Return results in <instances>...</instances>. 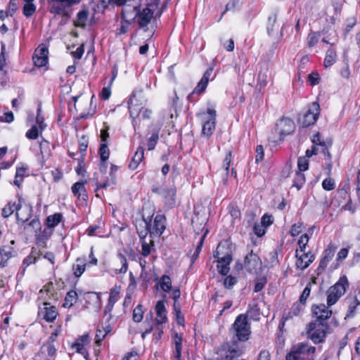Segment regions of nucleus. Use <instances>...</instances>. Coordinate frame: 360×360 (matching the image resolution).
I'll return each instance as SVG.
<instances>
[{
  "mask_svg": "<svg viewBox=\"0 0 360 360\" xmlns=\"http://www.w3.org/2000/svg\"><path fill=\"white\" fill-rule=\"evenodd\" d=\"M233 333V340L224 344L221 349L222 360H234L238 359L242 354V350L238 346V341L245 342L249 339L250 335V326L248 321L247 316L245 314L238 315L231 329Z\"/></svg>",
  "mask_w": 360,
  "mask_h": 360,
  "instance_id": "nucleus-1",
  "label": "nucleus"
},
{
  "mask_svg": "<svg viewBox=\"0 0 360 360\" xmlns=\"http://www.w3.org/2000/svg\"><path fill=\"white\" fill-rule=\"evenodd\" d=\"M159 2L160 0H150L145 5L141 4L139 10H138V13H136L135 20L139 25V29L146 32L148 30L147 26L152 21H156L157 18H159L160 17L162 11L158 10Z\"/></svg>",
  "mask_w": 360,
  "mask_h": 360,
  "instance_id": "nucleus-2",
  "label": "nucleus"
},
{
  "mask_svg": "<svg viewBox=\"0 0 360 360\" xmlns=\"http://www.w3.org/2000/svg\"><path fill=\"white\" fill-rule=\"evenodd\" d=\"M214 257L217 259V267L219 274L226 276L229 271V264L232 261V252L227 241L219 243Z\"/></svg>",
  "mask_w": 360,
  "mask_h": 360,
  "instance_id": "nucleus-3",
  "label": "nucleus"
},
{
  "mask_svg": "<svg viewBox=\"0 0 360 360\" xmlns=\"http://www.w3.org/2000/svg\"><path fill=\"white\" fill-rule=\"evenodd\" d=\"M316 347L307 343L300 342L290 348L286 354L285 360H314Z\"/></svg>",
  "mask_w": 360,
  "mask_h": 360,
  "instance_id": "nucleus-4",
  "label": "nucleus"
},
{
  "mask_svg": "<svg viewBox=\"0 0 360 360\" xmlns=\"http://www.w3.org/2000/svg\"><path fill=\"white\" fill-rule=\"evenodd\" d=\"M81 0H48L50 13L61 15L66 20L71 17L70 8Z\"/></svg>",
  "mask_w": 360,
  "mask_h": 360,
  "instance_id": "nucleus-5",
  "label": "nucleus"
},
{
  "mask_svg": "<svg viewBox=\"0 0 360 360\" xmlns=\"http://www.w3.org/2000/svg\"><path fill=\"white\" fill-rule=\"evenodd\" d=\"M349 286V283L346 276H342L339 281L333 286L330 287L327 291V304L332 306L345 293L346 288Z\"/></svg>",
  "mask_w": 360,
  "mask_h": 360,
  "instance_id": "nucleus-6",
  "label": "nucleus"
},
{
  "mask_svg": "<svg viewBox=\"0 0 360 360\" xmlns=\"http://www.w3.org/2000/svg\"><path fill=\"white\" fill-rule=\"evenodd\" d=\"M328 328L329 326L327 323L311 322L308 325V337L315 344L322 342L326 338Z\"/></svg>",
  "mask_w": 360,
  "mask_h": 360,
  "instance_id": "nucleus-7",
  "label": "nucleus"
},
{
  "mask_svg": "<svg viewBox=\"0 0 360 360\" xmlns=\"http://www.w3.org/2000/svg\"><path fill=\"white\" fill-rule=\"evenodd\" d=\"M320 107L317 102H313L308 110L298 118V122L302 127H308L316 122L319 115Z\"/></svg>",
  "mask_w": 360,
  "mask_h": 360,
  "instance_id": "nucleus-8",
  "label": "nucleus"
},
{
  "mask_svg": "<svg viewBox=\"0 0 360 360\" xmlns=\"http://www.w3.org/2000/svg\"><path fill=\"white\" fill-rule=\"evenodd\" d=\"M141 4L139 0H129L125 3L122 10V18L127 24H131L135 21L136 13L139 10Z\"/></svg>",
  "mask_w": 360,
  "mask_h": 360,
  "instance_id": "nucleus-9",
  "label": "nucleus"
},
{
  "mask_svg": "<svg viewBox=\"0 0 360 360\" xmlns=\"http://www.w3.org/2000/svg\"><path fill=\"white\" fill-rule=\"evenodd\" d=\"M311 311L316 320L314 322L326 323L332 315V311L328 309L325 304H321L319 305H313Z\"/></svg>",
  "mask_w": 360,
  "mask_h": 360,
  "instance_id": "nucleus-10",
  "label": "nucleus"
},
{
  "mask_svg": "<svg viewBox=\"0 0 360 360\" xmlns=\"http://www.w3.org/2000/svg\"><path fill=\"white\" fill-rule=\"evenodd\" d=\"M48 48L44 44H40L35 50L32 58L34 65L38 68L45 66L48 63Z\"/></svg>",
  "mask_w": 360,
  "mask_h": 360,
  "instance_id": "nucleus-11",
  "label": "nucleus"
},
{
  "mask_svg": "<svg viewBox=\"0 0 360 360\" xmlns=\"http://www.w3.org/2000/svg\"><path fill=\"white\" fill-rule=\"evenodd\" d=\"M281 137L292 134L295 128L294 122L290 118L281 119L276 124Z\"/></svg>",
  "mask_w": 360,
  "mask_h": 360,
  "instance_id": "nucleus-12",
  "label": "nucleus"
},
{
  "mask_svg": "<svg viewBox=\"0 0 360 360\" xmlns=\"http://www.w3.org/2000/svg\"><path fill=\"white\" fill-rule=\"evenodd\" d=\"M262 261L260 258L257 255L253 253L252 251L246 255L244 262V266L249 273L255 271L260 267Z\"/></svg>",
  "mask_w": 360,
  "mask_h": 360,
  "instance_id": "nucleus-13",
  "label": "nucleus"
},
{
  "mask_svg": "<svg viewBox=\"0 0 360 360\" xmlns=\"http://www.w3.org/2000/svg\"><path fill=\"white\" fill-rule=\"evenodd\" d=\"M166 217L164 214H157L154 219L153 228L150 227V237L160 236L165 230Z\"/></svg>",
  "mask_w": 360,
  "mask_h": 360,
  "instance_id": "nucleus-14",
  "label": "nucleus"
},
{
  "mask_svg": "<svg viewBox=\"0 0 360 360\" xmlns=\"http://www.w3.org/2000/svg\"><path fill=\"white\" fill-rule=\"evenodd\" d=\"M143 108V103L139 102V100L136 98V92L133 91L128 101L130 117L132 119H135L139 115Z\"/></svg>",
  "mask_w": 360,
  "mask_h": 360,
  "instance_id": "nucleus-15",
  "label": "nucleus"
},
{
  "mask_svg": "<svg viewBox=\"0 0 360 360\" xmlns=\"http://www.w3.org/2000/svg\"><path fill=\"white\" fill-rule=\"evenodd\" d=\"M295 257H297L296 266L297 269L304 270L307 269L311 263H312L315 259L314 255L311 254L310 252L307 253H302L301 255L298 254V250H296Z\"/></svg>",
  "mask_w": 360,
  "mask_h": 360,
  "instance_id": "nucleus-16",
  "label": "nucleus"
},
{
  "mask_svg": "<svg viewBox=\"0 0 360 360\" xmlns=\"http://www.w3.org/2000/svg\"><path fill=\"white\" fill-rule=\"evenodd\" d=\"M44 307L41 309L39 314L41 315L46 321L53 322L58 314L56 308L53 306H50L49 303L44 302Z\"/></svg>",
  "mask_w": 360,
  "mask_h": 360,
  "instance_id": "nucleus-17",
  "label": "nucleus"
},
{
  "mask_svg": "<svg viewBox=\"0 0 360 360\" xmlns=\"http://www.w3.org/2000/svg\"><path fill=\"white\" fill-rule=\"evenodd\" d=\"M149 133L150 134V136L148 140V150H153L158 143L159 139V132L160 130V127L158 125H151L149 127Z\"/></svg>",
  "mask_w": 360,
  "mask_h": 360,
  "instance_id": "nucleus-18",
  "label": "nucleus"
},
{
  "mask_svg": "<svg viewBox=\"0 0 360 360\" xmlns=\"http://www.w3.org/2000/svg\"><path fill=\"white\" fill-rule=\"evenodd\" d=\"M153 216H149L148 218H146L143 215V224L142 229H140L138 227H136L137 233L139 235V237L140 238V241H146L145 238L147 236V235L149 233L150 235V223L152 220Z\"/></svg>",
  "mask_w": 360,
  "mask_h": 360,
  "instance_id": "nucleus-19",
  "label": "nucleus"
},
{
  "mask_svg": "<svg viewBox=\"0 0 360 360\" xmlns=\"http://www.w3.org/2000/svg\"><path fill=\"white\" fill-rule=\"evenodd\" d=\"M155 310L157 314V317L155 319V321L158 325L162 324L167 321V317L166 315V308L165 306L164 301L160 300L157 302L155 305Z\"/></svg>",
  "mask_w": 360,
  "mask_h": 360,
  "instance_id": "nucleus-20",
  "label": "nucleus"
},
{
  "mask_svg": "<svg viewBox=\"0 0 360 360\" xmlns=\"http://www.w3.org/2000/svg\"><path fill=\"white\" fill-rule=\"evenodd\" d=\"M15 255V252L13 249L9 246H4L0 248V257L1 258L0 261V266L4 267L6 266L7 261L9 258H11Z\"/></svg>",
  "mask_w": 360,
  "mask_h": 360,
  "instance_id": "nucleus-21",
  "label": "nucleus"
},
{
  "mask_svg": "<svg viewBox=\"0 0 360 360\" xmlns=\"http://www.w3.org/2000/svg\"><path fill=\"white\" fill-rule=\"evenodd\" d=\"M144 158V149L142 146L138 147L135 154L134 155L129 165V169H136Z\"/></svg>",
  "mask_w": 360,
  "mask_h": 360,
  "instance_id": "nucleus-22",
  "label": "nucleus"
},
{
  "mask_svg": "<svg viewBox=\"0 0 360 360\" xmlns=\"http://www.w3.org/2000/svg\"><path fill=\"white\" fill-rule=\"evenodd\" d=\"M345 302L348 304V310L346 317H353L357 306L360 304V301L358 300L357 296H355L347 297L345 299Z\"/></svg>",
  "mask_w": 360,
  "mask_h": 360,
  "instance_id": "nucleus-23",
  "label": "nucleus"
},
{
  "mask_svg": "<svg viewBox=\"0 0 360 360\" xmlns=\"http://www.w3.org/2000/svg\"><path fill=\"white\" fill-rule=\"evenodd\" d=\"M174 344L175 346V349L174 351V356L176 359V360H181L182 337L177 333H175L174 336Z\"/></svg>",
  "mask_w": 360,
  "mask_h": 360,
  "instance_id": "nucleus-24",
  "label": "nucleus"
},
{
  "mask_svg": "<svg viewBox=\"0 0 360 360\" xmlns=\"http://www.w3.org/2000/svg\"><path fill=\"white\" fill-rule=\"evenodd\" d=\"M86 260L85 259L78 258L76 260V263L72 266V270L74 272V275L76 277H79L85 271L86 268Z\"/></svg>",
  "mask_w": 360,
  "mask_h": 360,
  "instance_id": "nucleus-25",
  "label": "nucleus"
},
{
  "mask_svg": "<svg viewBox=\"0 0 360 360\" xmlns=\"http://www.w3.org/2000/svg\"><path fill=\"white\" fill-rule=\"evenodd\" d=\"M77 299L78 295L76 291L70 290L66 294L63 306L65 308H70L77 302Z\"/></svg>",
  "mask_w": 360,
  "mask_h": 360,
  "instance_id": "nucleus-26",
  "label": "nucleus"
},
{
  "mask_svg": "<svg viewBox=\"0 0 360 360\" xmlns=\"http://www.w3.org/2000/svg\"><path fill=\"white\" fill-rule=\"evenodd\" d=\"M215 120H207L202 125V134L210 138L215 129Z\"/></svg>",
  "mask_w": 360,
  "mask_h": 360,
  "instance_id": "nucleus-27",
  "label": "nucleus"
},
{
  "mask_svg": "<svg viewBox=\"0 0 360 360\" xmlns=\"http://www.w3.org/2000/svg\"><path fill=\"white\" fill-rule=\"evenodd\" d=\"M268 69L266 68H262L259 72L257 76V86H259V90L266 86L268 83Z\"/></svg>",
  "mask_w": 360,
  "mask_h": 360,
  "instance_id": "nucleus-28",
  "label": "nucleus"
},
{
  "mask_svg": "<svg viewBox=\"0 0 360 360\" xmlns=\"http://www.w3.org/2000/svg\"><path fill=\"white\" fill-rule=\"evenodd\" d=\"M62 219L63 214L61 213H55L50 215L46 218V226L49 228H54L61 221Z\"/></svg>",
  "mask_w": 360,
  "mask_h": 360,
  "instance_id": "nucleus-29",
  "label": "nucleus"
},
{
  "mask_svg": "<svg viewBox=\"0 0 360 360\" xmlns=\"http://www.w3.org/2000/svg\"><path fill=\"white\" fill-rule=\"evenodd\" d=\"M175 194L176 190L174 188L163 189L160 193V195L165 198V201L171 205H174Z\"/></svg>",
  "mask_w": 360,
  "mask_h": 360,
  "instance_id": "nucleus-30",
  "label": "nucleus"
},
{
  "mask_svg": "<svg viewBox=\"0 0 360 360\" xmlns=\"http://www.w3.org/2000/svg\"><path fill=\"white\" fill-rule=\"evenodd\" d=\"M336 53L333 49H330L326 52V56L324 59V66L326 68L330 67L335 61Z\"/></svg>",
  "mask_w": 360,
  "mask_h": 360,
  "instance_id": "nucleus-31",
  "label": "nucleus"
},
{
  "mask_svg": "<svg viewBox=\"0 0 360 360\" xmlns=\"http://www.w3.org/2000/svg\"><path fill=\"white\" fill-rule=\"evenodd\" d=\"M207 232H208V231L206 230L205 232L204 233V234L201 236L200 240L198 242V245H197L195 251L192 254V255H191V264H193L195 262V261L197 259V258L198 257L199 254H200V251L202 250V247L203 245L204 240H205V238L206 237V235H207Z\"/></svg>",
  "mask_w": 360,
  "mask_h": 360,
  "instance_id": "nucleus-32",
  "label": "nucleus"
},
{
  "mask_svg": "<svg viewBox=\"0 0 360 360\" xmlns=\"http://www.w3.org/2000/svg\"><path fill=\"white\" fill-rule=\"evenodd\" d=\"M160 286L164 292H169L172 290V281L169 276L163 275L160 281Z\"/></svg>",
  "mask_w": 360,
  "mask_h": 360,
  "instance_id": "nucleus-33",
  "label": "nucleus"
},
{
  "mask_svg": "<svg viewBox=\"0 0 360 360\" xmlns=\"http://www.w3.org/2000/svg\"><path fill=\"white\" fill-rule=\"evenodd\" d=\"M36 6L32 2H25L22 8L23 15L30 18L36 12Z\"/></svg>",
  "mask_w": 360,
  "mask_h": 360,
  "instance_id": "nucleus-34",
  "label": "nucleus"
},
{
  "mask_svg": "<svg viewBox=\"0 0 360 360\" xmlns=\"http://www.w3.org/2000/svg\"><path fill=\"white\" fill-rule=\"evenodd\" d=\"M305 183V176L301 172H297L294 179L293 186L300 190Z\"/></svg>",
  "mask_w": 360,
  "mask_h": 360,
  "instance_id": "nucleus-35",
  "label": "nucleus"
},
{
  "mask_svg": "<svg viewBox=\"0 0 360 360\" xmlns=\"http://www.w3.org/2000/svg\"><path fill=\"white\" fill-rule=\"evenodd\" d=\"M40 229V221L38 219H32L25 226V229L30 232H37Z\"/></svg>",
  "mask_w": 360,
  "mask_h": 360,
  "instance_id": "nucleus-36",
  "label": "nucleus"
},
{
  "mask_svg": "<svg viewBox=\"0 0 360 360\" xmlns=\"http://www.w3.org/2000/svg\"><path fill=\"white\" fill-rule=\"evenodd\" d=\"M99 155L101 160L105 162L109 158L110 150L106 143H103L100 146Z\"/></svg>",
  "mask_w": 360,
  "mask_h": 360,
  "instance_id": "nucleus-37",
  "label": "nucleus"
},
{
  "mask_svg": "<svg viewBox=\"0 0 360 360\" xmlns=\"http://www.w3.org/2000/svg\"><path fill=\"white\" fill-rule=\"evenodd\" d=\"M277 20V15L276 13H273L268 18L267 22V33L269 36H271L274 33V27Z\"/></svg>",
  "mask_w": 360,
  "mask_h": 360,
  "instance_id": "nucleus-38",
  "label": "nucleus"
},
{
  "mask_svg": "<svg viewBox=\"0 0 360 360\" xmlns=\"http://www.w3.org/2000/svg\"><path fill=\"white\" fill-rule=\"evenodd\" d=\"M117 257L120 259L122 267L119 270H116L117 274H125L128 269V263L126 257L122 253H118Z\"/></svg>",
  "mask_w": 360,
  "mask_h": 360,
  "instance_id": "nucleus-39",
  "label": "nucleus"
},
{
  "mask_svg": "<svg viewBox=\"0 0 360 360\" xmlns=\"http://www.w3.org/2000/svg\"><path fill=\"white\" fill-rule=\"evenodd\" d=\"M142 307L141 304H138L133 311V320L136 323L141 322L143 319V311Z\"/></svg>",
  "mask_w": 360,
  "mask_h": 360,
  "instance_id": "nucleus-40",
  "label": "nucleus"
},
{
  "mask_svg": "<svg viewBox=\"0 0 360 360\" xmlns=\"http://www.w3.org/2000/svg\"><path fill=\"white\" fill-rule=\"evenodd\" d=\"M307 157L302 156L300 157L297 160V167L299 169V172H304L309 168V161L307 160Z\"/></svg>",
  "mask_w": 360,
  "mask_h": 360,
  "instance_id": "nucleus-41",
  "label": "nucleus"
},
{
  "mask_svg": "<svg viewBox=\"0 0 360 360\" xmlns=\"http://www.w3.org/2000/svg\"><path fill=\"white\" fill-rule=\"evenodd\" d=\"M88 147V139L85 136H82L79 141V150L80 156L85 157V153Z\"/></svg>",
  "mask_w": 360,
  "mask_h": 360,
  "instance_id": "nucleus-42",
  "label": "nucleus"
},
{
  "mask_svg": "<svg viewBox=\"0 0 360 360\" xmlns=\"http://www.w3.org/2000/svg\"><path fill=\"white\" fill-rule=\"evenodd\" d=\"M311 292V283H309L301 294L299 301L301 304H305Z\"/></svg>",
  "mask_w": 360,
  "mask_h": 360,
  "instance_id": "nucleus-43",
  "label": "nucleus"
},
{
  "mask_svg": "<svg viewBox=\"0 0 360 360\" xmlns=\"http://www.w3.org/2000/svg\"><path fill=\"white\" fill-rule=\"evenodd\" d=\"M335 250L336 248L334 245L329 244L326 249L324 250L323 257L326 259L330 261L335 255Z\"/></svg>",
  "mask_w": 360,
  "mask_h": 360,
  "instance_id": "nucleus-44",
  "label": "nucleus"
},
{
  "mask_svg": "<svg viewBox=\"0 0 360 360\" xmlns=\"http://www.w3.org/2000/svg\"><path fill=\"white\" fill-rule=\"evenodd\" d=\"M309 241V236L307 233H304L302 235L298 240L297 245L300 249V251L303 253L304 252V250L306 248V245H307Z\"/></svg>",
  "mask_w": 360,
  "mask_h": 360,
  "instance_id": "nucleus-45",
  "label": "nucleus"
},
{
  "mask_svg": "<svg viewBox=\"0 0 360 360\" xmlns=\"http://www.w3.org/2000/svg\"><path fill=\"white\" fill-rule=\"evenodd\" d=\"M77 18L78 21L81 23V24L77 25V26L82 27H84L85 22L88 18V11L86 10L80 11L77 13Z\"/></svg>",
  "mask_w": 360,
  "mask_h": 360,
  "instance_id": "nucleus-46",
  "label": "nucleus"
},
{
  "mask_svg": "<svg viewBox=\"0 0 360 360\" xmlns=\"http://www.w3.org/2000/svg\"><path fill=\"white\" fill-rule=\"evenodd\" d=\"M237 283V278L235 276L231 275L228 276L225 278L224 281V285L227 289H231Z\"/></svg>",
  "mask_w": 360,
  "mask_h": 360,
  "instance_id": "nucleus-47",
  "label": "nucleus"
},
{
  "mask_svg": "<svg viewBox=\"0 0 360 360\" xmlns=\"http://www.w3.org/2000/svg\"><path fill=\"white\" fill-rule=\"evenodd\" d=\"M266 283L267 280L265 277H261L257 278L255 285L254 291L255 292H260L261 290H262Z\"/></svg>",
  "mask_w": 360,
  "mask_h": 360,
  "instance_id": "nucleus-48",
  "label": "nucleus"
},
{
  "mask_svg": "<svg viewBox=\"0 0 360 360\" xmlns=\"http://www.w3.org/2000/svg\"><path fill=\"white\" fill-rule=\"evenodd\" d=\"M141 243V254L143 257H148L150 254V244L154 245V242L151 241L150 243H148L146 241H142Z\"/></svg>",
  "mask_w": 360,
  "mask_h": 360,
  "instance_id": "nucleus-49",
  "label": "nucleus"
},
{
  "mask_svg": "<svg viewBox=\"0 0 360 360\" xmlns=\"http://www.w3.org/2000/svg\"><path fill=\"white\" fill-rule=\"evenodd\" d=\"M322 187L326 191H332L335 188V181L331 178H326L322 182Z\"/></svg>",
  "mask_w": 360,
  "mask_h": 360,
  "instance_id": "nucleus-50",
  "label": "nucleus"
},
{
  "mask_svg": "<svg viewBox=\"0 0 360 360\" xmlns=\"http://www.w3.org/2000/svg\"><path fill=\"white\" fill-rule=\"evenodd\" d=\"M208 82H207V79H205V78L201 79L200 82L198 83L195 88L194 89L195 90V92H198V94H202L205 91Z\"/></svg>",
  "mask_w": 360,
  "mask_h": 360,
  "instance_id": "nucleus-51",
  "label": "nucleus"
},
{
  "mask_svg": "<svg viewBox=\"0 0 360 360\" xmlns=\"http://www.w3.org/2000/svg\"><path fill=\"white\" fill-rule=\"evenodd\" d=\"M174 310L176 313V321L178 324L183 326L184 323V316L181 314L179 305H177L176 303H174Z\"/></svg>",
  "mask_w": 360,
  "mask_h": 360,
  "instance_id": "nucleus-52",
  "label": "nucleus"
},
{
  "mask_svg": "<svg viewBox=\"0 0 360 360\" xmlns=\"http://www.w3.org/2000/svg\"><path fill=\"white\" fill-rule=\"evenodd\" d=\"M303 230V224L299 222L292 226L290 233L292 236H296L299 235Z\"/></svg>",
  "mask_w": 360,
  "mask_h": 360,
  "instance_id": "nucleus-53",
  "label": "nucleus"
},
{
  "mask_svg": "<svg viewBox=\"0 0 360 360\" xmlns=\"http://www.w3.org/2000/svg\"><path fill=\"white\" fill-rule=\"evenodd\" d=\"M319 37L317 33L311 32L307 37V44L309 47H312L317 44Z\"/></svg>",
  "mask_w": 360,
  "mask_h": 360,
  "instance_id": "nucleus-54",
  "label": "nucleus"
},
{
  "mask_svg": "<svg viewBox=\"0 0 360 360\" xmlns=\"http://www.w3.org/2000/svg\"><path fill=\"white\" fill-rule=\"evenodd\" d=\"M84 183L78 181L75 183L72 186V192L75 196H78L79 193L84 191Z\"/></svg>",
  "mask_w": 360,
  "mask_h": 360,
  "instance_id": "nucleus-55",
  "label": "nucleus"
},
{
  "mask_svg": "<svg viewBox=\"0 0 360 360\" xmlns=\"http://www.w3.org/2000/svg\"><path fill=\"white\" fill-rule=\"evenodd\" d=\"M14 212V205L12 203H8L3 209L1 214L4 218L10 217Z\"/></svg>",
  "mask_w": 360,
  "mask_h": 360,
  "instance_id": "nucleus-56",
  "label": "nucleus"
},
{
  "mask_svg": "<svg viewBox=\"0 0 360 360\" xmlns=\"http://www.w3.org/2000/svg\"><path fill=\"white\" fill-rule=\"evenodd\" d=\"M39 131L37 126L34 125L26 132L27 138L30 139H36L38 137Z\"/></svg>",
  "mask_w": 360,
  "mask_h": 360,
  "instance_id": "nucleus-57",
  "label": "nucleus"
},
{
  "mask_svg": "<svg viewBox=\"0 0 360 360\" xmlns=\"http://www.w3.org/2000/svg\"><path fill=\"white\" fill-rule=\"evenodd\" d=\"M332 145L331 141L326 143L324 146L321 147V153L323 154L326 160H332L331 154L329 152L328 147Z\"/></svg>",
  "mask_w": 360,
  "mask_h": 360,
  "instance_id": "nucleus-58",
  "label": "nucleus"
},
{
  "mask_svg": "<svg viewBox=\"0 0 360 360\" xmlns=\"http://www.w3.org/2000/svg\"><path fill=\"white\" fill-rule=\"evenodd\" d=\"M84 158H85L84 156H80L77 159L78 160V165L76 168V172L79 175H83V172L85 171L84 170V166H85Z\"/></svg>",
  "mask_w": 360,
  "mask_h": 360,
  "instance_id": "nucleus-59",
  "label": "nucleus"
},
{
  "mask_svg": "<svg viewBox=\"0 0 360 360\" xmlns=\"http://www.w3.org/2000/svg\"><path fill=\"white\" fill-rule=\"evenodd\" d=\"M249 316L251 317L257 319L259 315V309L257 304H254L253 306H249V309L247 311Z\"/></svg>",
  "mask_w": 360,
  "mask_h": 360,
  "instance_id": "nucleus-60",
  "label": "nucleus"
},
{
  "mask_svg": "<svg viewBox=\"0 0 360 360\" xmlns=\"http://www.w3.org/2000/svg\"><path fill=\"white\" fill-rule=\"evenodd\" d=\"M273 217L267 214H264L261 219L262 225L264 227L269 226L273 224Z\"/></svg>",
  "mask_w": 360,
  "mask_h": 360,
  "instance_id": "nucleus-61",
  "label": "nucleus"
},
{
  "mask_svg": "<svg viewBox=\"0 0 360 360\" xmlns=\"http://www.w3.org/2000/svg\"><path fill=\"white\" fill-rule=\"evenodd\" d=\"M256 153L257 155L255 161L257 163H258L263 160L264 155V148L262 145H259L256 147Z\"/></svg>",
  "mask_w": 360,
  "mask_h": 360,
  "instance_id": "nucleus-62",
  "label": "nucleus"
},
{
  "mask_svg": "<svg viewBox=\"0 0 360 360\" xmlns=\"http://www.w3.org/2000/svg\"><path fill=\"white\" fill-rule=\"evenodd\" d=\"M105 336V334L103 333L101 328H98L96 330V336H95L96 344L98 346H100L101 345V342L104 339Z\"/></svg>",
  "mask_w": 360,
  "mask_h": 360,
  "instance_id": "nucleus-63",
  "label": "nucleus"
},
{
  "mask_svg": "<svg viewBox=\"0 0 360 360\" xmlns=\"http://www.w3.org/2000/svg\"><path fill=\"white\" fill-rule=\"evenodd\" d=\"M254 233L258 237H262L265 234V229L262 224H255L253 226Z\"/></svg>",
  "mask_w": 360,
  "mask_h": 360,
  "instance_id": "nucleus-64",
  "label": "nucleus"
}]
</instances>
